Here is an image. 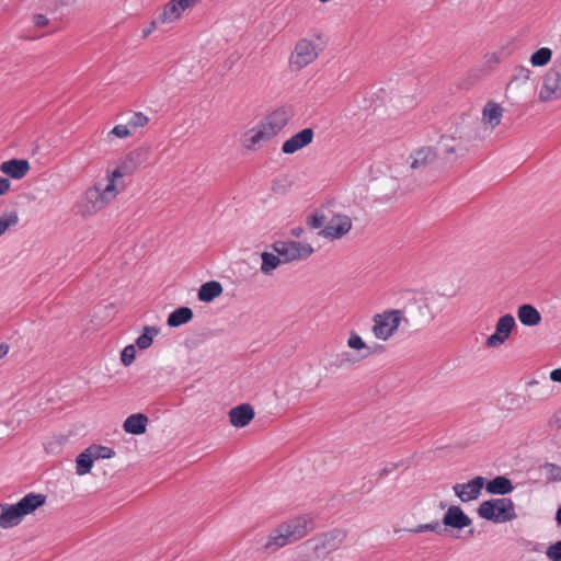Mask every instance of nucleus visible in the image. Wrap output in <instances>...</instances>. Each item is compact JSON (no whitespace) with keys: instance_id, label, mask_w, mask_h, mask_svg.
<instances>
[{"instance_id":"obj_41","label":"nucleus","mask_w":561,"mask_h":561,"mask_svg":"<svg viewBox=\"0 0 561 561\" xmlns=\"http://www.w3.org/2000/svg\"><path fill=\"white\" fill-rule=\"evenodd\" d=\"M149 122V118L147 115H145L141 112H135L131 114L130 118L128 119V126L131 128H140L145 127Z\"/></svg>"},{"instance_id":"obj_33","label":"nucleus","mask_w":561,"mask_h":561,"mask_svg":"<svg viewBox=\"0 0 561 561\" xmlns=\"http://www.w3.org/2000/svg\"><path fill=\"white\" fill-rule=\"evenodd\" d=\"M552 59V50L549 47H541L534 51L529 57L533 67H545Z\"/></svg>"},{"instance_id":"obj_44","label":"nucleus","mask_w":561,"mask_h":561,"mask_svg":"<svg viewBox=\"0 0 561 561\" xmlns=\"http://www.w3.org/2000/svg\"><path fill=\"white\" fill-rule=\"evenodd\" d=\"M348 347L353 350H362L366 347L365 342L363 339L355 332H352L348 340H347Z\"/></svg>"},{"instance_id":"obj_12","label":"nucleus","mask_w":561,"mask_h":561,"mask_svg":"<svg viewBox=\"0 0 561 561\" xmlns=\"http://www.w3.org/2000/svg\"><path fill=\"white\" fill-rule=\"evenodd\" d=\"M352 229V220L348 216L336 214L325 225V227L319 231V236L335 240L341 239L350 232Z\"/></svg>"},{"instance_id":"obj_32","label":"nucleus","mask_w":561,"mask_h":561,"mask_svg":"<svg viewBox=\"0 0 561 561\" xmlns=\"http://www.w3.org/2000/svg\"><path fill=\"white\" fill-rule=\"evenodd\" d=\"M261 259L262 263L260 270L264 275H271L274 270L284 263L283 259L278 254L275 255L270 252H262Z\"/></svg>"},{"instance_id":"obj_46","label":"nucleus","mask_w":561,"mask_h":561,"mask_svg":"<svg viewBox=\"0 0 561 561\" xmlns=\"http://www.w3.org/2000/svg\"><path fill=\"white\" fill-rule=\"evenodd\" d=\"M548 424L552 428H561V408L557 410L548 421Z\"/></svg>"},{"instance_id":"obj_38","label":"nucleus","mask_w":561,"mask_h":561,"mask_svg":"<svg viewBox=\"0 0 561 561\" xmlns=\"http://www.w3.org/2000/svg\"><path fill=\"white\" fill-rule=\"evenodd\" d=\"M19 222V215L16 211L5 213L0 217V236L3 234L9 228L16 226Z\"/></svg>"},{"instance_id":"obj_53","label":"nucleus","mask_w":561,"mask_h":561,"mask_svg":"<svg viewBox=\"0 0 561 561\" xmlns=\"http://www.w3.org/2000/svg\"><path fill=\"white\" fill-rule=\"evenodd\" d=\"M11 347V345H9L8 343H0V351H9Z\"/></svg>"},{"instance_id":"obj_52","label":"nucleus","mask_w":561,"mask_h":561,"mask_svg":"<svg viewBox=\"0 0 561 561\" xmlns=\"http://www.w3.org/2000/svg\"><path fill=\"white\" fill-rule=\"evenodd\" d=\"M556 522L559 526H561V506L558 508L556 513Z\"/></svg>"},{"instance_id":"obj_17","label":"nucleus","mask_w":561,"mask_h":561,"mask_svg":"<svg viewBox=\"0 0 561 561\" xmlns=\"http://www.w3.org/2000/svg\"><path fill=\"white\" fill-rule=\"evenodd\" d=\"M313 135L314 134L311 128H305L300 130L283 144L282 151L286 154L295 153L296 151L311 144Z\"/></svg>"},{"instance_id":"obj_9","label":"nucleus","mask_w":561,"mask_h":561,"mask_svg":"<svg viewBox=\"0 0 561 561\" xmlns=\"http://www.w3.org/2000/svg\"><path fill=\"white\" fill-rule=\"evenodd\" d=\"M273 250L283 259L284 263L305 260L313 253L309 243L297 241H276L272 244Z\"/></svg>"},{"instance_id":"obj_20","label":"nucleus","mask_w":561,"mask_h":561,"mask_svg":"<svg viewBox=\"0 0 561 561\" xmlns=\"http://www.w3.org/2000/svg\"><path fill=\"white\" fill-rule=\"evenodd\" d=\"M253 417L254 410L248 403L234 407L229 411V420L234 427L247 426L253 420Z\"/></svg>"},{"instance_id":"obj_25","label":"nucleus","mask_w":561,"mask_h":561,"mask_svg":"<svg viewBox=\"0 0 561 561\" xmlns=\"http://www.w3.org/2000/svg\"><path fill=\"white\" fill-rule=\"evenodd\" d=\"M271 138L272 136L268 134V131L262 124H260L256 127L250 129L243 136V145L249 150H255L261 145V142L267 141Z\"/></svg>"},{"instance_id":"obj_29","label":"nucleus","mask_w":561,"mask_h":561,"mask_svg":"<svg viewBox=\"0 0 561 561\" xmlns=\"http://www.w3.org/2000/svg\"><path fill=\"white\" fill-rule=\"evenodd\" d=\"M222 294V286L219 282L210 280L199 287L197 297L203 302H210Z\"/></svg>"},{"instance_id":"obj_40","label":"nucleus","mask_w":561,"mask_h":561,"mask_svg":"<svg viewBox=\"0 0 561 561\" xmlns=\"http://www.w3.org/2000/svg\"><path fill=\"white\" fill-rule=\"evenodd\" d=\"M408 531L413 533V534H419V533H424V531H433L436 534H442L443 528L440 526V523L436 520V522L428 523V524L417 525L414 528L408 529Z\"/></svg>"},{"instance_id":"obj_55","label":"nucleus","mask_w":561,"mask_h":561,"mask_svg":"<svg viewBox=\"0 0 561 561\" xmlns=\"http://www.w3.org/2000/svg\"><path fill=\"white\" fill-rule=\"evenodd\" d=\"M7 355V353H0V359L3 358Z\"/></svg>"},{"instance_id":"obj_26","label":"nucleus","mask_w":561,"mask_h":561,"mask_svg":"<svg viewBox=\"0 0 561 561\" xmlns=\"http://www.w3.org/2000/svg\"><path fill=\"white\" fill-rule=\"evenodd\" d=\"M46 502L44 494L28 493L22 497L18 503V508L21 511L23 517L33 513L36 508L43 506Z\"/></svg>"},{"instance_id":"obj_49","label":"nucleus","mask_w":561,"mask_h":561,"mask_svg":"<svg viewBox=\"0 0 561 561\" xmlns=\"http://www.w3.org/2000/svg\"><path fill=\"white\" fill-rule=\"evenodd\" d=\"M161 24L160 21H159V16L153 20L150 25L146 28L142 30V37H147L151 34V32L159 25Z\"/></svg>"},{"instance_id":"obj_45","label":"nucleus","mask_w":561,"mask_h":561,"mask_svg":"<svg viewBox=\"0 0 561 561\" xmlns=\"http://www.w3.org/2000/svg\"><path fill=\"white\" fill-rule=\"evenodd\" d=\"M325 224V216L324 215H312L309 219H308V225L313 228V229H318V228H321L323 225Z\"/></svg>"},{"instance_id":"obj_19","label":"nucleus","mask_w":561,"mask_h":561,"mask_svg":"<svg viewBox=\"0 0 561 561\" xmlns=\"http://www.w3.org/2000/svg\"><path fill=\"white\" fill-rule=\"evenodd\" d=\"M28 170L30 163L25 159H11L0 164V171L15 180L24 178Z\"/></svg>"},{"instance_id":"obj_3","label":"nucleus","mask_w":561,"mask_h":561,"mask_svg":"<svg viewBox=\"0 0 561 561\" xmlns=\"http://www.w3.org/2000/svg\"><path fill=\"white\" fill-rule=\"evenodd\" d=\"M478 514L481 518L493 523L511 522L517 517L514 503L507 497L482 502L478 508Z\"/></svg>"},{"instance_id":"obj_50","label":"nucleus","mask_w":561,"mask_h":561,"mask_svg":"<svg viewBox=\"0 0 561 561\" xmlns=\"http://www.w3.org/2000/svg\"><path fill=\"white\" fill-rule=\"evenodd\" d=\"M11 186L10 181L7 178H0V195H4L9 192Z\"/></svg>"},{"instance_id":"obj_23","label":"nucleus","mask_w":561,"mask_h":561,"mask_svg":"<svg viewBox=\"0 0 561 561\" xmlns=\"http://www.w3.org/2000/svg\"><path fill=\"white\" fill-rule=\"evenodd\" d=\"M23 515L16 504H0V527L11 528L21 523Z\"/></svg>"},{"instance_id":"obj_4","label":"nucleus","mask_w":561,"mask_h":561,"mask_svg":"<svg viewBox=\"0 0 561 561\" xmlns=\"http://www.w3.org/2000/svg\"><path fill=\"white\" fill-rule=\"evenodd\" d=\"M538 100L542 103L561 100V54L542 76Z\"/></svg>"},{"instance_id":"obj_10","label":"nucleus","mask_w":561,"mask_h":561,"mask_svg":"<svg viewBox=\"0 0 561 561\" xmlns=\"http://www.w3.org/2000/svg\"><path fill=\"white\" fill-rule=\"evenodd\" d=\"M365 355L360 353H324L321 364L327 370L332 373L339 369H345L363 360Z\"/></svg>"},{"instance_id":"obj_39","label":"nucleus","mask_w":561,"mask_h":561,"mask_svg":"<svg viewBox=\"0 0 561 561\" xmlns=\"http://www.w3.org/2000/svg\"><path fill=\"white\" fill-rule=\"evenodd\" d=\"M456 141L455 138H449V137H445L443 136L442 137V144L445 148V151L446 153H456L458 151H461L462 154H465L467 152V148L465 146L461 145V142H457V144H454Z\"/></svg>"},{"instance_id":"obj_8","label":"nucleus","mask_w":561,"mask_h":561,"mask_svg":"<svg viewBox=\"0 0 561 561\" xmlns=\"http://www.w3.org/2000/svg\"><path fill=\"white\" fill-rule=\"evenodd\" d=\"M319 56L317 44L307 38L299 39L289 58V65L294 70H301L313 62Z\"/></svg>"},{"instance_id":"obj_31","label":"nucleus","mask_w":561,"mask_h":561,"mask_svg":"<svg viewBox=\"0 0 561 561\" xmlns=\"http://www.w3.org/2000/svg\"><path fill=\"white\" fill-rule=\"evenodd\" d=\"M193 318V311L188 307H180L172 311L167 320V323L171 328L180 327L187 323Z\"/></svg>"},{"instance_id":"obj_22","label":"nucleus","mask_w":561,"mask_h":561,"mask_svg":"<svg viewBox=\"0 0 561 561\" xmlns=\"http://www.w3.org/2000/svg\"><path fill=\"white\" fill-rule=\"evenodd\" d=\"M160 333V329L154 325H146L142 333L136 339L135 343L127 344L122 351H135L138 347L140 351L147 350L151 346L153 339Z\"/></svg>"},{"instance_id":"obj_2","label":"nucleus","mask_w":561,"mask_h":561,"mask_svg":"<svg viewBox=\"0 0 561 561\" xmlns=\"http://www.w3.org/2000/svg\"><path fill=\"white\" fill-rule=\"evenodd\" d=\"M119 188L116 183L106 181L95 183L84 192L83 201L79 205V213L82 216H91L106 207L118 195Z\"/></svg>"},{"instance_id":"obj_34","label":"nucleus","mask_w":561,"mask_h":561,"mask_svg":"<svg viewBox=\"0 0 561 561\" xmlns=\"http://www.w3.org/2000/svg\"><path fill=\"white\" fill-rule=\"evenodd\" d=\"M533 71L523 65L514 67L511 80L507 88H512L515 84H524L531 78Z\"/></svg>"},{"instance_id":"obj_54","label":"nucleus","mask_w":561,"mask_h":561,"mask_svg":"<svg viewBox=\"0 0 561 561\" xmlns=\"http://www.w3.org/2000/svg\"><path fill=\"white\" fill-rule=\"evenodd\" d=\"M391 471H392V469L383 468V469L380 471V477L387 476V474H388V473H390Z\"/></svg>"},{"instance_id":"obj_43","label":"nucleus","mask_w":561,"mask_h":561,"mask_svg":"<svg viewBox=\"0 0 561 561\" xmlns=\"http://www.w3.org/2000/svg\"><path fill=\"white\" fill-rule=\"evenodd\" d=\"M130 135L129 126L127 125H116L111 131H108L107 137L111 136L117 138H126Z\"/></svg>"},{"instance_id":"obj_5","label":"nucleus","mask_w":561,"mask_h":561,"mask_svg":"<svg viewBox=\"0 0 561 561\" xmlns=\"http://www.w3.org/2000/svg\"><path fill=\"white\" fill-rule=\"evenodd\" d=\"M149 156V149L145 147L137 148L128 152L122 158L113 171H107L106 181L116 183L118 179L131 175L142 163H145Z\"/></svg>"},{"instance_id":"obj_7","label":"nucleus","mask_w":561,"mask_h":561,"mask_svg":"<svg viewBox=\"0 0 561 561\" xmlns=\"http://www.w3.org/2000/svg\"><path fill=\"white\" fill-rule=\"evenodd\" d=\"M346 537L347 531L345 529L333 528L308 540L307 543L311 545L312 550L318 557H325L337 550L343 545Z\"/></svg>"},{"instance_id":"obj_15","label":"nucleus","mask_w":561,"mask_h":561,"mask_svg":"<svg viewBox=\"0 0 561 561\" xmlns=\"http://www.w3.org/2000/svg\"><path fill=\"white\" fill-rule=\"evenodd\" d=\"M483 485L484 478L479 476L467 483L455 484L453 490L462 502H469L479 497Z\"/></svg>"},{"instance_id":"obj_37","label":"nucleus","mask_w":561,"mask_h":561,"mask_svg":"<svg viewBox=\"0 0 561 561\" xmlns=\"http://www.w3.org/2000/svg\"><path fill=\"white\" fill-rule=\"evenodd\" d=\"M88 451L92 455L93 459H110L115 456V451L106 446L91 445Z\"/></svg>"},{"instance_id":"obj_47","label":"nucleus","mask_w":561,"mask_h":561,"mask_svg":"<svg viewBox=\"0 0 561 561\" xmlns=\"http://www.w3.org/2000/svg\"><path fill=\"white\" fill-rule=\"evenodd\" d=\"M136 353H121V360L123 365L129 366L136 358Z\"/></svg>"},{"instance_id":"obj_6","label":"nucleus","mask_w":561,"mask_h":561,"mask_svg":"<svg viewBox=\"0 0 561 561\" xmlns=\"http://www.w3.org/2000/svg\"><path fill=\"white\" fill-rule=\"evenodd\" d=\"M404 320L403 312L399 309L386 310L373 317L371 331L376 339L387 341L398 330Z\"/></svg>"},{"instance_id":"obj_11","label":"nucleus","mask_w":561,"mask_h":561,"mask_svg":"<svg viewBox=\"0 0 561 561\" xmlns=\"http://www.w3.org/2000/svg\"><path fill=\"white\" fill-rule=\"evenodd\" d=\"M515 325V319L510 313L499 318L495 324L494 333L488 336L485 340V346L489 348H497L502 346L505 343V341L510 337Z\"/></svg>"},{"instance_id":"obj_51","label":"nucleus","mask_w":561,"mask_h":561,"mask_svg":"<svg viewBox=\"0 0 561 561\" xmlns=\"http://www.w3.org/2000/svg\"><path fill=\"white\" fill-rule=\"evenodd\" d=\"M550 380L561 383V368H557L550 371Z\"/></svg>"},{"instance_id":"obj_14","label":"nucleus","mask_w":561,"mask_h":561,"mask_svg":"<svg viewBox=\"0 0 561 561\" xmlns=\"http://www.w3.org/2000/svg\"><path fill=\"white\" fill-rule=\"evenodd\" d=\"M291 115L293 113L289 108L279 107L267 115L261 124L274 137L287 125Z\"/></svg>"},{"instance_id":"obj_18","label":"nucleus","mask_w":561,"mask_h":561,"mask_svg":"<svg viewBox=\"0 0 561 561\" xmlns=\"http://www.w3.org/2000/svg\"><path fill=\"white\" fill-rule=\"evenodd\" d=\"M437 158L436 152L431 147H422L413 151L410 157V168L413 170H423Z\"/></svg>"},{"instance_id":"obj_24","label":"nucleus","mask_w":561,"mask_h":561,"mask_svg":"<svg viewBox=\"0 0 561 561\" xmlns=\"http://www.w3.org/2000/svg\"><path fill=\"white\" fill-rule=\"evenodd\" d=\"M503 113L504 110L499 103L489 101L482 110V122L485 126L494 129L500 125Z\"/></svg>"},{"instance_id":"obj_48","label":"nucleus","mask_w":561,"mask_h":561,"mask_svg":"<svg viewBox=\"0 0 561 561\" xmlns=\"http://www.w3.org/2000/svg\"><path fill=\"white\" fill-rule=\"evenodd\" d=\"M34 24L37 26V27H44L48 24V19L43 15V14H36L34 15Z\"/></svg>"},{"instance_id":"obj_1","label":"nucleus","mask_w":561,"mask_h":561,"mask_svg":"<svg viewBox=\"0 0 561 561\" xmlns=\"http://www.w3.org/2000/svg\"><path fill=\"white\" fill-rule=\"evenodd\" d=\"M314 528V520L310 515L290 518L270 533L264 549L268 552H276L280 548L302 539Z\"/></svg>"},{"instance_id":"obj_35","label":"nucleus","mask_w":561,"mask_h":561,"mask_svg":"<svg viewBox=\"0 0 561 561\" xmlns=\"http://www.w3.org/2000/svg\"><path fill=\"white\" fill-rule=\"evenodd\" d=\"M93 457L88 451V448L80 453L76 459V471L79 476H84L90 472L93 465Z\"/></svg>"},{"instance_id":"obj_30","label":"nucleus","mask_w":561,"mask_h":561,"mask_svg":"<svg viewBox=\"0 0 561 561\" xmlns=\"http://www.w3.org/2000/svg\"><path fill=\"white\" fill-rule=\"evenodd\" d=\"M486 492L490 494L505 495L513 491L514 486L506 477L499 476L490 480L485 485Z\"/></svg>"},{"instance_id":"obj_27","label":"nucleus","mask_w":561,"mask_h":561,"mask_svg":"<svg viewBox=\"0 0 561 561\" xmlns=\"http://www.w3.org/2000/svg\"><path fill=\"white\" fill-rule=\"evenodd\" d=\"M148 417L142 413H136L129 415L123 424V428L126 433L133 435H140L146 432Z\"/></svg>"},{"instance_id":"obj_28","label":"nucleus","mask_w":561,"mask_h":561,"mask_svg":"<svg viewBox=\"0 0 561 561\" xmlns=\"http://www.w3.org/2000/svg\"><path fill=\"white\" fill-rule=\"evenodd\" d=\"M517 317L520 323L527 327H535L541 321L540 312L534 306L528 304L518 307Z\"/></svg>"},{"instance_id":"obj_42","label":"nucleus","mask_w":561,"mask_h":561,"mask_svg":"<svg viewBox=\"0 0 561 561\" xmlns=\"http://www.w3.org/2000/svg\"><path fill=\"white\" fill-rule=\"evenodd\" d=\"M546 556L550 561H561V539L547 548Z\"/></svg>"},{"instance_id":"obj_36","label":"nucleus","mask_w":561,"mask_h":561,"mask_svg":"<svg viewBox=\"0 0 561 561\" xmlns=\"http://www.w3.org/2000/svg\"><path fill=\"white\" fill-rule=\"evenodd\" d=\"M540 470L543 472L548 482L561 481V467L560 466H558L556 463H551V462H546L545 465H542L540 467Z\"/></svg>"},{"instance_id":"obj_21","label":"nucleus","mask_w":561,"mask_h":561,"mask_svg":"<svg viewBox=\"0 0 561 561\" xmlns=\"http://www.w3.org/2000/svg\"><path fill=\"white\" fill-rule=\"evenodd\" d=\"M443 524L451 528L462 529L471 525V519L459 506L454 505L444 515Z\"/></svg>"},{"instance_id":"obj_13","label":"nucleus","mask_w":561,"mask_h":561,"mask_svg":"<svg viewBox=\"0 0 561 561\" xmlns=\"http://www.w3.org/2000/svg\"><path fill=\"white\" fill-rule=\"evenodd\" d=\"M552 394L553 386L545 376H541L540 380L533 379L526 385V401H546L551 398Z\"/></svg>"},{"instance_id":"obj_16","label":"nucleus","mask_w":561,"mask_h":561,"mask_svg":"<svg viewBox=\"0 0 561 561\" xmlns=\"http://www.w3.org/2000/svg\"><path fill=\"white\" fill-rule=\"evenodd\" d=\"M197 0H171L159 15L160 23H171L178 20L182 12L196 3Z\"/></svg>"}]
</instances>
